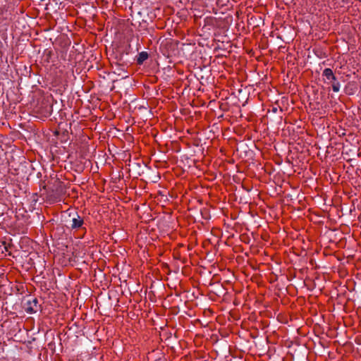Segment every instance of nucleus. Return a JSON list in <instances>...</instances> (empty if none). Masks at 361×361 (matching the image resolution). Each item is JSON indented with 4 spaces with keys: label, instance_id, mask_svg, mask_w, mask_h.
Here are the masks:
<instances>
[{
    "label": "nucleus",
    "instance_id": "f03ea898",
    "mask_svg": "<svg viewBox=\"0 0 361 361\" xmlns=\"http://www.w3.org/2000/svg\"><path fill=\"white\" fill-rule=\"evenodd\" d=\"M83 224V219L76 214L75 216L72 219V224L71 225L72 228H79Z\"/></svg>",
    "mask_w": 361,
    "mask_h": 361
},
{
    "label": "nucleus",
    "instance_id": "20e7f679",
    "mask_svg": "<svg viewBox=\"0 0 361 361\" xmlns=\"http://www.w3.org/2000/svg\"><path fill=\"white\" fill-rule=\"evenodd\" d=\"M148 59V54L146 51H142L139 54L137 57V63L142 64L145 61Z\"/></svg>",
    "mask_w": 361,
    "mask_h": 361
},
{
    "label": "nucleus",
    "instance_id": "f257e3e1",
    "mask_svg": "<svg viewBox=\"0 0 361 361\" xmlns=\"http://www.w3.org/2000/svg\"><path fill=\"white\" fill-rule=\"evenodd\" d=\"M322 75L325 77V82L331 85L332 90L334 92H338L340 90V83L336 80V78L331 68H325L323 71Z\"/></svg>",
    "mask_w": 361,
    "mask_h": 361
},
{
    "label": "nucleus",
    "instance_id": "7ed1b4c3",
    "mask_svg": "<svg viewBox=\"0 0 361 361\" xmlns=\"http://www.w3.org/2000/svg\"><path fill=\"white\" fill-rule=\"evenodd\" d=\"M28 304L30 305L29 307H27L26 311L28 313H33L35 312L37 310L35 309V307H37V300L33 299L32 301H29Z\"/></svg>",
    "mask_w": 361,
    "mask_h": 361
}]
</instances>
